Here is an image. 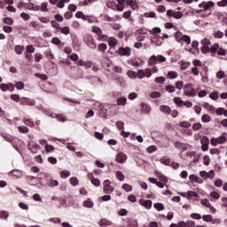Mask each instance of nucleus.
<instances>
[{
  "instance_id": "nucleus-1",
  "label": "nucleus",
  "mask_w": 227,
  "mask_h": 227,
  "mask_svg": "<svg viewBox=\"0 0 227 227\" xmlns=\"http://www.w3.org/2000/svg\"><path fill=\"white\" fill-rule=\"evenodd\" d=\"M165 61H166V57L162 55H158V56L153 55L148 59V65H150V67H154V65H157V63H165Z\"/></svg>"
},
{
  "instance_id": "nucleus-2",
  "label": "nucleus",
  "mask_w": 227,
  "mask_h": 227,
  "mask_svg": "<svg viewBox=\"0 0 227 227\" xmlns=\"http://www.w3.org/2000/svg\"><path fill=\"white\" fill-rule=\"evenodd\" d=\"M185 160L190 161L192 166H196L198 164V160H200V156L196 155L195 152H188L186 153Z\"/></svg>"
},
{
  "instance_id": "nucleus-3",
  "label": "nucleus",
  "mask_w": 227,
  "mask_h": 227,
  "mask_svg": "<svg viewBox=\"0 0 227 227\" xmlns=\"http://www.w3.org/2000/svg\"><path fill=\"white\" fill-rule=\"evenodd\" d=\"M184 92L186 97H196L197 91L192 88L191 83H187L184 86Z\"/></svg>"
},
{
  "instance_id": "nucleus-4",
  "label": "nucleus",
  "mask_w": 227,
  "mask_h": 227,
  "mask_svg": "<svg viewBox=\"0 0 227 227\" xmlns=\"http://www.w3.org/2000/svg\"><path fill=\"white\" fill-rule=\"evenodd\" d=\"M227 137L226 133H223L222 136L218 137L217 138L213 137L211 138V145L213 146H217V145H223V143H226Z\"/></svg>"
},
{
  "instance_id": "nucleus-5",
  "label": "nucleus",
  "mask_w": 227,
  "mask_h": 227,
  "mask_svg": "<svg viewBox=\"0 0 227 227\" xmlns=\"http://www.w3.org/2000/svg\"><path fill=\"white\" fill-rule=\"evenodd\" d=\"M145 77H147V79L152 77V69L145 68V70L139 69L137 71V78L138 79H145Z\"/></svg>"
},
{
  "instance_id": "nucleus-6",
  "label": "nucleus",
  "mask_w": 227,
  "mask_h": 227,
  "mask_svg": "<svg viewBox=\"0 0 227 227\" xmlns=\"http://www.w3.org/2000/svg\"><path fill=\"white\" fill-rule=\"evenodd\" d=\"M85 43L90 47V49H97V43H95V39L91 35H88L84 39Z\"/></svg>"
},
{
  "instance_id": "nucleus-7",
  "label": "nucleus",
  "mask_w": 227,
  "mask_h": 227,
  "mask_svg": "<svg viewBox=\"0 0 227 227\" xmlns=\"http://www.w3.org/2000/svg\"><path fill=\"white\" fill-rule=\"evenodd\" d=\"M103 185V192H105V194H111V192L114 191V188L111 186V181L109 180L104 181Z\"/></svg>"
},
{
  "instance_id": "nucleus-8",
  "label": "nucleus",
  "mask_w": 227,
  "mask_h": 227,
  "mask_svg": "<svg viewBox=\"0 0 227 227\" xmlns=\"http://www.w3.org/2000/svg\"><path fill=\"white\" fill-rule=\"evenodd\" d=\"M115 160L119 164H124V162H127V154L123 152H120L115 156Z\"/></svg>"
},
{
  "instance_id": "nucleus-9",
  "label": "nucleus",
  "mask_w": 227,
  "mask_h": 227,
  "mask_svg": "<svg viewBox=\"0 0 227 227\" xmlns=\"http://www.w3.org/2000/svg\"><path fill=\"white\" fill-rule=\"evenodd\" d=\"M40 145L36 144L35 142H29L28 143V150L31 153H37L39 150H41Z\"/></svg>"
},
{
  "instance_id": "nucleus-10",
  "label": "nucleus",
  "mask_w": 227,
  "mask_h": 227,
  "mask_svg": "<svg viewBox=\"0 0 227 227\" xmlns=\"http://www.w3.org/2000/svg\"><path fill=\"white\" fill-rule=\"evenodd\" d=\"M167 15L168 17H174V19H182V17H184V13H182V12H176L173 10L167 11Z\"/></svg>"
},
{
  "instance_id": "nucleus-11",
  "label": "nucleus",
  "mask_w": 227,
  "mask_h": 227,
  "mask_svg": "<svg viewBox=\"0 0 227 227\" xmlns=\"http://www.w3.org/2000/svg\"><path fill=\"white\" fill-rule=\"evenodd\" d=\"M140 111L143 114H150L152 113V106L146 103H141Z\"/></svg>"
},
{
  "instance_id": "nucleus-12",
  "label": "nucleus",
  "mask_w": 227,
  "mask_h": 227,
  "mask_svg": "<svg viewBox=\"0 0 227 227\" xmlns=\"http://www.w3.org/2000/svg\"><path fill=\"white\" fill-rule=\"evenodd\" d=\"M201 205H203V207H206L207 208H210L212 214H215V208L212 207V205L210 204V200H208V199H203L201 200Z\"/></svg>"
},
{
  "instance_id": "nucleus-13",
  "label": "nucleus",
  "mask_w": 227,
  "mask_h": 227,
  "mask_svg": "<svg viewBox=\"0 0 227 227\" xmlns=\"http://www.w3.org/2000/svg\"><path fill=\"white\" fill-rule=\"evenodd\" d=\"M200 8H204V12H207V10H210L212 6H214V2L209 1V2H202L201 4H199Z\"/></svg>"
},
{
  "instance_id": "nucleus-14",
  "label": "nucleus",
  "mask_w": 227,
  "mask_h": 227,
  "mask_svg": "<svg viewBox=\"0 0 227 227\" xmlns=\"http://www.w3.org/2000/svg\"><path fill=\"white\" fill-rule=\"evenodd\" d=\"M118 54L119 56H130V48L129 47H126V48H123V47H121L119 49V51H118Z\"/></svg>"
},
{
  "instance_id": "nucleus-15",
  "label": "nucleus",
  "mask_w": 227,
  "mask_h": 227,
  "mask_svg": "<svg viewBox=\"0 0 227 227\" xmlns=\"http://www.w3.org/2000/svg\"><path fill=\"white\" fill-rule=\"evenodd\" d=\"M140 205H142V207H145V208H147V210H150V208H152V205L153 202L150 200H139Z\"/></svg>"
},
{
  "instance_id": "nucleus-16",
  "label": "nucleus",
  "mask_w": 227,
  "mask_h": 227,
  "mask_svg": "<svg viewBox=\"0 0 227 227\" xmlns=\"http://www.w3.org/2000/svg\"><path fill=\"white\" fill-rule=\"evenodd\" d=\"M20 104L22 106H35V100L29 99L27 98H22L20 99Z\"/></svg>"
},
{
  "instance_id": "nucleus-17",
  "label": "nucleus",
  "mask_w": 227,
  "mask_h": 227,
  "mask_svg": "<svg viewBox=\"0 0 227 227\" xmlns=\"http://www.w3.org/2000/svg\"><path fill=\"white\" fill-rule=\"evenodd\" d=\"M160 111L164 114L169 115L171 114V108L166 105H162L160 106Z\"/></svg>"
},
{
  "instance_id": "nucleus-18",
  "label": "nucleus",
  "mask_w": 227,
  "mask_h": 227,
  "mask_svg": "<svg viewBox=\"0 0 227 227\" xmlns=\"http://www.w3.org/2000/svg\"><path fill=\"white\" fill-rule=\"evenodd\" d=\"M203 107L208 111V113H215V107L212 105H209L208 103L205 102L203 104Z\"/></svg>"
},
{
  "instance_id": "nucleus-19",
  "label": "nucleus",
  "mask_w": 227,
  "mask_h": 227,
  "mask_svg": "<svg viewBox=\"0 0 227 227\" xmlns=\"http://www.w3.org/2000/svg\"><path fill=\"white\" fill-rule=\"evenodd\" d=\"M126 4L131 6L133 10H137V8L138 7L137 1L136 0H126Z\"/></svg>"
},
{
  "instance_id": "nucleus-20",
  "label": "nucleus",
  "mask_w": 227,
  "mask_h": 227,
  "mask_svg": "<svg viewBox=\"0 0 227 227\" xmlns=\"http://www.w3.org/2000/svg\"><path fill=\"white\" fill-rule=\"evenodd\" d=\"M99 226H111L113 224V223L107 219H102L99 221L98 223Z\"/></svg>"
},
{
  "instance_id": "nucleus-21",
  "label": "nucleus",
  "mask_w": 227,
  "mask_h": 227,
  "mask_svg": "<svg viewBox=\"0 0 227 227\" xmlns=\"http://www.w3.org/2000/svg\"><path fill=\"white\" fill-rule=\"evenodd\" d=\"M115 176L117 180H119L120 182H123V180H125V175H123L122 171H120V170L116 171Z\"/></svg>"
},
{
  "instance_id": "nucleus-22",
  "label": "nucleus",
  "mask_w": 227,
  "mask_h": 227,
  "mask_svg": "<svg viewBox=\"0 0 227 227\" xmlns=\"http://www.w3.org/2000/svg\"><path fill=\"white\" fill-rule=\"evenodd\" d=\"M94 205L95 204L93 203L91 199H88L83 202V207H85L86 208H93Z\"/></svg>"
},
{
  "instance_id": "nucleus-23",
  "label": "nucleus",
  "mask_w": 227,
  "mask_h": 227,
  "mask_svg": "<svg viewBox=\"0 0 227 227\" xmlns=\"http://www.w3.org/2000/svg\"><path fill=\"white\" fill-rule=\"evenodd\" d=\"M117 10L118 12H123L125 10V0H118Z\"/></svg>"
},
{
  "instance_id": "nucleus-24",
  "label": "nucleus",
  "mask_w": 227,
  "mask_h": 227,
  "mask_svg": "<svg viewBox=\"0 0 227 227\" xmlns=\"http://www.w3.org/2000/svg\"><path fill=\"white\" fill-rule=\"evenodd\" d=\"M190 180L192 182H196L197 184H201L203 182V179H201L200 176H197L195 175H191Z\"/></svg>"
},
{
  "instance_id": "nucleus-25",
  "label": "nucleus",
  "mask_w": 227,
  "mask_h": 227,
  "mask_svg": "<svg viewBox=\"0 0 227 227\" xmlns=\"http://www.w3.org/2000/svg\"><path fill=\"white\" fill-rule=\"evenodd\" d=\"M179 63L181 64V70H187L191 67V62L181 60Z\"/></svg>"
},
{
  "instance_id": "nucleus-26",
  "label": "nucleus",
  "mask_w": 227,
  "mask_h": 227,
  "mask_svg": "<svg viewBox=\"0 0 227 227\" xmlns=\"http://www.w3.org/2000/svg\"><path fill=\"white\" fill-rule=\"evenodd\" d=\"M108 44L110 47H116L118 45V40L114 37H110L108 40Z\"/></svg>"
},
{
  "instance_id": "nucleus-27",
  "label": "nucleus",
  "mask_w": 227,
  "mask_h": 227,
  "mask_svg": "<svg viewBox=\"0 0 227 227\" xmlns=\"http://www.w3.org/2000/svg\"><path fill=\"white\" fill-rule=\"evenodd\" d=\"M160 162H161V164H165V166H171V159L168 157L161 158Z\"/></svg>"
},
{
  "instance_id": "nucleus-28",
  "label": "nucleus",
  "mask_w": 227,
  "mask_h": 227,
  "mask_svg": "<svg viewBox=\"0 0 227 227\" xmlns=\"http://www.w3.org/2000/svg\"><path fill=\"white\" fill-rule=\"evenodd\" d=\"M191 198H200V195L196 192L190 191L187 192V199L191 200Z\"/></svg>"
},
{
  "instance_id": "nucleus-29",
  "label": "nucleus",
  "mask_w": 227,
  "mask_h": 227,
  "mask_svg": "<svg viewBox=\"0 0 227 227\" xmlns=\"http://www.w3.org/2000/svg\"><path fill=\"white\" fill-rule=\"evenodd\" d=\"M24 49H25L24 46L17 45V46H15L14 51H15L16 54L20 55V54H22V52H24Z\"/></svg>"
},
{
  "instance_id": "nucleus-30",
  "label": "nucleus",
  "mask_w": 227,
  "mask_h": 227,
  "mask_svg": "<svg viewBox=\"0 0 227 227\" xmlns=\"http://www.w3.org/2000/svg\"><path fill=\"white\" fill-rule=\"evenodd\" d=\"M18 130L21 132V134H27V132H29V128L26 126H19Z\"/></svg>"
},
{
  "instance_id": "nucleus-31",
  "label": "nucleus",
  "mask_w": 227,
  "mask_h": 227,
  "mask_svg": "<svg viewBox=\"0 0 227 227\" xmlns=\"http://www.w3.org/2000/svg\"><path fill=\"white\" fill-rule=\"evenodd\" d=\"M98 51L99 52H106L107 51V44L106 43H99L98 46Z\"/></svg>"
},
{
  "instance_id": "nucleus-32",
  "label": "nucleus",
  "mask_w": 227,
  "mask_h": 227,
  "mask_svg": "<svg viewBox=\"0 0 227 227\" xmlns=\"http://www.w3.org/2000/svg\"><path fill=\"white\" fill-rule=\"evenodd\" d=\"M92 33H96L98 36H102V29L98 27H92Z\"/></svg>"
},
{
  "instance_id": "nucleus-33",
  "label": "nucleus",
  "mask_w": 227,
  "mask_h": 227,
  "mask_svg": "<svg viewBox=\"0 0 227 227\" xmlns=\"http://www.w3.org/2000/svg\"><path fill=\"white\" fill-rule=\"evenodd\" d=\"M176 77H178V73H176L175 71H170L168 73V79H176Z\"/></svg>"
},
{
  "instance_id": "nucleus-34",
  "label": "nucleus",
  "mask_w": 227,
  "mask_h": 227,
  "mask_svg": "<svg viewBox=\"0 0 227 227\" xmlns=\"http://www.w3.org/2000/svg\"><path fill=\"white\" fill-rule=\"evenodd\" d=\"M69 183L74 186L76 187V185H79V179L77 177H71L69 180Z\"/></svg>"
},
{
  "instance_id": "nucleus-35",
  "label": "nucleus",
  "mask_w": 227,
  "mask_h": 227,
  "mask_svg": "<svg viewBox=\"0 0 227 227\" xmlns=\"http://www.w3.org/2000/svg\"><path fill=\"white\" fill-rule=\"evenodd\" d=\"M218 49H219V43H216L213 44V46L209 49V52H212V54H215Z\"/></svg>"
},
{
  "instance_id": "nucleus-36",
  "label": "nucleus",
  "mask_w": 227,
  "mask_h": 227,
  "mask_svg": "<svg viewBox=\"0 0 227 227\" xmlns=\"http://www.w3.org/2000/svg\"><path fill=\"white\" fill-rule=\"evenodd\" d=\"M151 98H160L161 95L159 91H153L150 93Z\"/></svg>"
},
{
  "instance_id": "nucleus-37",
  "label": "nucleus",
  "mask_w": 227,
  "mask_h": 227,
  "mask_svg": "<svg viewBox=\"0 0 227 227\" xmlns=\"http://www.w3.org/2000/svg\"><path fill=\"white\" fill-rule=\"evenodd\" d=\"M9 216H10V214H8V212L6 211L0 212V219H4V221H6V219H8Z\"/></svg>"
},
{
  "instance_id": "nucleus-38",
  "label": "nucleus",
  "mask_w": 227,
  "mask_h": 227,
  "mask_svg": "<svg viewBox=\"0 0 227 227\" xmlns=\"http://www.w3.org/2000/svg\"><path fill=\"white\" fill-rule=\"evenodd\" d=\"M23 123L27 125V127H35V122H33L31 119H24Z\"/></svg>"
},
{
  "instance_id": "nucleus-39",
  "label": "nucleus",
  "mask_w": 227,
  "mask_h": 227,
  "mask_svg": "<svg viewBox=\"0 0 227 227\" xmlns=\"http://www.w3.org/2000/svg\"><path fill=\"white\" fill-rule=\"evenodd\" d=\"M200 51L202 54H208V52H210V47H208V45H202Z\"/></svg>"
},
{
  "instance_id": "nucleus-40",
  "label": "nucleus",
  "mask_w": 227,
  "mask_h": 227,
  "mask_svg": "<svg viewBox=\"0 0 227 227\" xmlns=\"http://www.w3.org/2000/svg\"><path fill=\"white\" fill-rule=\"evenodd\" d=\"M117 104L119 106H126L127 104V98H121L117 99Z\"/></svg>"
},
{
  "instance_id": "nucleus-41",
  "label": "nucleus",
  "mask_w": 227,
  "mask_h": 227,
  "mask_svg": "<svg viewBox=\"0 0 227 227\" xmlns=\"http://www.w3.org/2000/svg\"><path fill=\"white\" fill-rule=\"evenodd\" d=\"M122 189L126 192H130V191H132V185H130L129 184H122Z\"/></svg>"
},
{
  "instance_id": "nucleus-42",
  "label": "nucleus",
  "mask_w": 227,
  "mask_h": 227,
  "mask_svg": "<svg viewBox=\"0 0 227 227\" xmlns=\"http://www.w3.org/2000/svg\"><path fill=\"white\" fill-rule=\"evenodd\" d=\"M210 120H211V117H210V115H208V114H204V115L202 116V118H201V121H202L203 123H208V122H210Z\"/></svg>"
},
{
  "instance_id": "nucleus-43",
  "label": "nucleus",
  "mask_w": 227,
  "mask_h": 227,
  "mask_svg": "<svg viewBox=\"0 0 227 227\" xmlns=\"http://www.w3.org/2000/svg\"><path fill=\"white\" fill-rule=\"evenodd\" d=\"M179 125L183 129H189V127H191V122H189L188 121H184L180 122Z\"/></svg>"
},
{
  "instance_id": "nucleus-44",
  "label": "nucleus",
  "mask_w": 227,
  "mask_h": 227,
  "mask_svg": "<svg viewBox=\"0 0 227 227\" xmlns=\"http://www.w3.org/2000/svg\"><path fill=\"white\" fill-rule=\"evenodd\" d=\"M155 82L158 84H164V82H166V78L164 76L157 77L155 78Z\"/></svg>"
},
{
  "instance_id": "nucleus-45",
  "label": "nucleus",
  "mask_w": 227,
  "mask_h": 227,
  "mask_svg": "<svg viewBox=\"0 0 227 227\" xmlns=\"http://www.w3.org/2000/svg\"><path fill=\"white\" fill-rule=\"evenodd\" d=\"M49 4L47 2H43L41 5V12H49Z\"/></svg>"
},
{
  "instance_id": "nucleus-46",
  "label": "nucleus",
  "mask_w": 227,
  "mask_h": 227,
  "mask_svg": "<svg viewBox=\"0 0 227 227\" xmlns=\"http://www.w3.org/2000/svg\"><path fill=\"white\" fill-rule=\"evenodd\" d=\"M12 176H16V178H20V176H22V172L20 170H12Z\"/></svg>"
},
{
  "instance_id": "nucleus-47",
  "label": "nucleus",
  "mask_w": 227,
  "mask_h": 227,
  "mask_svg": "<svg viewBox=\"0 0 227 227\" xmlns=\"http://www.w3.org/2000/svg\"><path fill=\"white\" fill-rule=\"evenodd\" d=\"M60 176H61V178H68V176H70V171H68V170H63V171L60 173Z\"/></svg>"
},
{
  "instance_id": "nucleus-48",
  "label": "nucleus",
  "mask_w": 227,
  "mask_h": 227,
  "mask_svg": "<svg viewBox=\"0 0 227 227\" xmlns=\"http://www.w3.org/2000/svg\"><path fill=\"white\" fill-rule=\"evenodd\" d=\"M147 153H153V152H157V146L151 145L146 149Z\"/></svg>"
},
{
  "instance_id": "nucleus-49",
  "label": "nucleus",
  "mask_w": 227,
  "mask_h": 227,
  "mask_svg": "<svg viewBox=\"0 0 227 227\" xmlns=\"http://www.w3.org/2000/svg\"><path fill=\"white\" fill-rule=\"evenodd\" d=\"M154 208H156V210H159L160 212V210H164V204L155 203L154 204Z\"/></svg>"
},
{
  "instance_id": "nucleus-50",
  "label": "nucleus",
  "mask_w": 227,
  "mask_h": 227,
  "mask_svg": "<svg viewBox=\"0 0 227 227\" xmlns=\"http://www.w3.org/2000/svg\"><path fill=\"white\" fill-rule=\"evenodd\" d=\"M30 26H31L34 29H40V23H38V21H31V22H30Z\"/></svg>"
},
{
  "instance_id": "nucleus-51",
  "label": "nucleus",
  "mask_w": 227,
  "mask_h": 227,
  "mask_svg": "<svg viewBox=\"0 0 227 227\" xmlns=\"http://www.w3.org/2000/svg\"><path fill=\"white\" fill-rule=\"evenodd\" d=\"M53 118H57L58 121H61L62 123L67 121V119L63 117V115H58L55 114Z\"/></svg>"
},
{
  "instance_id": "nucleus-52",
  "label": "nucleus",
  "mask_w": 227,
  "mask_h": 227,
  "mask_svg": "<svg viewBox=\"0 0 227 227\" xmlns=\"http://www.w3.org/2000/svg\"><path fill=\"white\" fill-rule=\"evenodd\" d=\"M166 91H168V93H175V86L172 85H167L165 87Z\"/></svg>"
},
{
  "instance_id": "nucleus-53",
  "label": "nucleus",
  "mask_w": 227,
  "mask_h": 227,
  "mask_svg": "<svg viewBox=\"0 0 227 227\" xmlns=\"http://www.w3.org/2000/svg\"><path fill=\"white\" fill-rule=\"evenodd\" d=\"M210 196L211 198H214V200H219V198H221V194H219L217 192H211Z\"/></svg>"
},
{
  "instance_id": "nucleus-54",
  "label": "nucleus",
  "mask_w": 227,
  "mask_h": 227,
  "mask_svg": "<svg viewBox=\"0 0 227 227\" xmlns=\"http://www.w3.org/2000/svg\"><path fill=\"white\" fill-rule=\"evenodd\" d=\"M216 77L217 79H224V77H226V73H224V71H219L216 74Z\"/></svg>"
},
{
  "instance_id": "nucleus-55",
  "label": "nucleus",
  "mask_w": 227,
  "mask_h": 227,
  "mask_svg": "<svg viewBox=\"0 0 227 227\" xmlns=\"http://www.w3.org/2000/svg\"><path fill=\"white\" fill-rule=\"evenodd\" d=\"M227 51L223 48H218L217 54L218 56H226Z\"/></svg>"
},
{
  "instance_id": "nucleus-56",
  "label": "nucleus",
  "mask_w": 227,
  "mask_h": 227,
  "mask_svg": "<svg viewBox=\"0 0 227 227\" xmlns=\"http://www.w3.org/2000/svg\"><path fill=\"white\" fill-rule=\"evenodd\" d=\"M203 221H206V223H211L212 221V215H205L202 216Z\"/></svg>"
},
{
  "instance_id": "nucleus-57",
  "label": "nucleus",
  "mask_w": 227,
  "mask_h": 227,
  "mask_svg": "<svg viewBox=\"0 0 227 227\" xmlns=\"http://www.w3.org/2000/svg\"><path fill=\"white\" fill-rule=\"evenodd\" d=\"M4 24H8L9 26H12L13 24V19L7 17L4 20Z\"/></svg>"
},
{
  "instance_id": "nucleus-58",
  "label": "nucleus",
  "mask_w": 227,
  "mask_h": 227,
  "mask_svg": "<svg viewBox=\"0 0 227 227\" xmlns=\"http://www.w3.org/2000/svg\"><path fill=\"white\" fill-rule=\"evenodd\" d=\"M214 36L215 38H223V36H224V33L218 30L214 33Z\"/></svg>"
},
{
  "instance_id": "nucleus-59",
  "label": "nucleus",
  "mask_w": 227,
  "mask_h": 227,
  "mask_svg": "<svg viewBox=\"0 0 227 227\" xmlns=\"http://www.w3.org/2000/svg\"><path fill=\"white\" fill-rule=\"evenodd\" d=\"M183 42H185L187 45H191V37L189 35H183Z\"/></svg>"
},
{
  "instance_id": "nucleus-60",
  "label": "nucleus",
  "mask_w": 227,
  "mask_h": 227,
  "mask_svg": "<svg viewBox=\"0 0 227 227\" xmlns=\"http://www.w3.org/2000/svg\"><path fill=\"white\" fill-rule=\"evenodd\" d=\"M45 150H46L47 153H49L51 152H54L55 148H54L53 145H45Z\"/></svg>"
},
{
  "instance_id": "nucleus-61",
  "label": "nucleus",
  "mask_w": 227,
  "mask_h": 227,
  "mask_svg": "<svg viewBox=\"0 0 227 227\" xmlns=\"http://www.w3.org/2000/svg\"><path fill=\"white\" fill-rule=\"evenodd\" d=\"M128 75L130 79H136L137 77V74L134 71H129Z\"/></svg>"
},
{
  "instance_id": "nucleus-62",
  "label": "nucleus",
  "mask_w": 227,
  "mask_h": 227,
  "mask_svg": "<svg viewBox=\"0 0 227 227\" xmlns=\"http://www.w3.org/2000/svg\"><path fill=\"white\" fill-rule=\"evenodd\" d=\"M201 45H210V39L207 38H204L200 41Z\"/></svg>"
},
{
  "instance_id": "nucleus-63",
  "label": "nucleus",
  "mask_w": 227,
  "mask_h": 227,
  "mask_svg": "<svg viewBox=\"0 0 227 227\" xmlns=\"http://www.w3.org/2000/svg\"><path fill=\"white\" fill-rule=\"evenodd\" d=\"M195 226H196V223L194 221L188 220L186 222V227H195Z\"/></svg>"
},
{
  "instance_id": "nucleus-64",
  "label": "nucleus",
  "mask_w": 227,
  "mask_h": 227,
  "mask_svg": "<svg viewBox=\"0 0 227 227\" xmlns=\"http://www.w3.org/2000/svg\"><path fill=\"white\" fill-rule=\"evenodd\" d=\"M129 225L130 227H137V220H131L129 222Z\"/></svg>"
}]
</instances>
